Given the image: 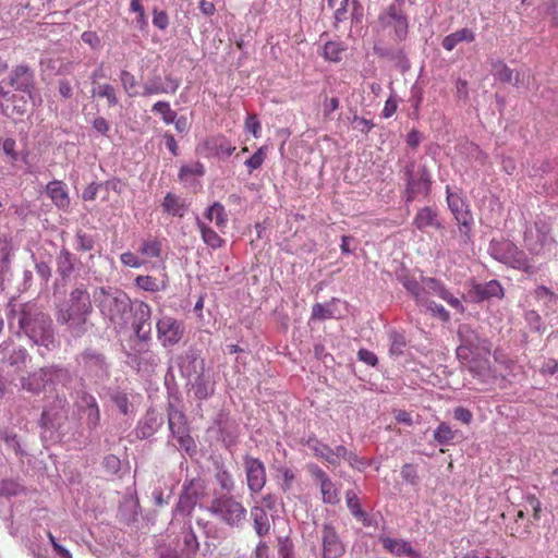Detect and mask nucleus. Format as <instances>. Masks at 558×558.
Wrapping results in <instances>:
<instances>
[{
	"label": "nucleus",
	"instance_id": "obj_1",
	"mask_svg": "<svg viewBox=\"0 0 558 558\" xmlns=\"http://www.w3.org/2000/svg\"><path fill=\"white\" fill-rule=\"evenodd\" d=\"M7 311L9 326L16 328L15 335L38 347L40 355L45 354L41 349L52 351L58 347L52 318L41 304L11 300Z\"/></svg>",
	"mask_w": 558,
	"mask_h": 558
},
{
	"label": "nucleus",
	"instance_id": "obj_2",
	"mask_svg": "<svg viewBox=\"0 0 558 558\" xmlns=\"http://www.w3.org/2000/svg\"><path fill=\"white\" fill-rule=\"evenodd\" d=\"M93 312L90 295L83 283L76 284L68 298L57 305L56 319L73 338L83 337L89 327Z\"/></svg>",
	"mask_w": 558,
	"mask_h": 558
},
{
	"label": "nucleus",
	"instance_id": "obj_3",
	"mask_svg": "<svg viewBox=\"0 0 558 558\" xmlns=\"http://www.w3.org/2000/svg\"><path fill=\"white\" fill-rule=\"evenodd\" d=\"M99 303L98 307L100 313L108 318L113 325L123 327L128 323L129 313L132 310V302L125 292L110 288H99Z\"/></svg>",
	"mask_w": 558,
	"mask_h": 558
},
{
	"label": "nucleus",
	"instance_id": "obj_4",
	"mask_svg": "<svg viewBox=\"0 0 558 558\" xmlns=\"http://www.w3.org/2000/svg\"><path fill=\"white\" fill-rule=\"evenodd\" d=\"M70 403L64 396L57 393L43 409L38 424L45 432L57 433L64 437L69 434L66 423L69 421Z\"/></svg>",
	"mask_w": 558,
	"mask_h": 558
},
{
	"label": "nucleus",
	"instance_id": "obj_5",
	"mask_svg": "<svg viewBox=\"0 0 558 558\" xmlns=\"http://www.w3.org/2000/svg\"><path fill=\"white\" fill-rule=\"evenodd\" d=\"M208 511L226 525L241 527L246 521V509L230 494H221L213 498Z\"/></svg>",
	"mask_w": 558,
	"mask_h": 558
},
{
	"label": "nucleus",
	"instance_id": "obj_6",
	"mask_svg": "<svg viewBox=\"0 0 558 558\" xmlns=\"http://www.w3.org/2000/svg\"><path fill=\"white\" fill-rule=\"evenodd\" d=\"M490 256L514 269L526 274H534L535 268L530 264L526 254L509 240H495L489 242Z\"/></svg>",
	"mask_w": 558,
	"mask_h": 558
},
{
	"label": "nucleus",
	"instance_id": "obj_7",
	"mask_svg": "<svg viewBox=\"0 0 558 558\" xmlns=\"http://www.w3.org/2000/svg\"><path fill=\"white\" fill-rule=\"evenodd\" d=\"M458 338L460 344L456 350V354L459 361H469L471 355L480 351L490 353L492 342L487 338L482 337L470 324L459 325Z\"/></svg>",
	"mask_w": 558,
	"mask_h": 558
},
{
	"label": "nucleus",
	"instance_id": "obj_8",
	"mask_svg": "<svg viewBox=\"0 0 558 558\" xmlns=\"http://www.w3.org/2000/svg\"><path fill=\"white\" fill-rule=\"evenodd\" d=\"M404 179L407 181L404 197L407 203H411L418 194L427 195L432 186V177L426 165L416 166L410 161L404 167Z\"/></svg>",
	"mask_w": 558,
	"mask_h": 558
},
{
	"label": "nucleus",
	"instance_id": "obj_9",
	"mask_svg": "<svg viewBox=\"0 0 558 558\" xmlns=\"http://www.w3.org/2000/svg\"><path fill=\"white\" fill-rule=\"evenodd\" d=\"M76 360L83 366L84 375L95 384H102L109 379L110 363L102 352L86 348Z\"/></svg>",
	"mask_w": 558,
	"mask_h": 558
},
{
	"label": "nucleus",
	"instance_id": "obj_10",
	"mask_svg": "<svg viewBox=\"0 0 558 558\" xmlns=\"http://www.w3.org/2000/svg\"><path fill=\"white\" fill-rule=\"evenodd\" d=\"M1 84L12 87L13 90L26 95L31 100L37 92L36 75L34 69L26 63L13 66Z\"/></svg>",
	"mask_w": 558,
	"mask_h": 558
},
{
	"label": "nucleus",
	"instance_id": "obj_11",
	"mask_svg": "<svg viewBox=\"0 0 558 558\" xmlns=\"http://www.w3.org/2000/svg\"><path fill=\"white\" fill-rule=\"evenodd\" d=\"M157 339L163 348L179 344L186 333L185 323L170 315H161L156 320Z\"/></svg>",
	"mask_w": 558,
	"mask_h": 558
},
{
	"label": "nucleus",
	"instance_id": "obj_12",
	"mask_svg": "<svg viewBox=\"0 0 558 558\" xmlns=\"http://www.w3.org/2000/svg\"><path fill=\"white\" fill-rule=\"evenodd\" d=\"M206 486L202 478L185 481L179 496L174 512L183 517H190L198 500L205 496Z\"/></svg>",
	"mask_w": 558,
	"mask_h": 558
},
{
	"label": "nucleus",
	"instance_id": "obj_13",
	"mask_svg": "<svg viewBox=\"0 0 558 558\" xmlns=\"http://www.w3.org/2000/svg\"><path fill=\"white\" fill-rule=\"evenodd\" d=\"M384 28H390L398 41H403L409 33V20L402 7L399 4L388 5L378 16Z\"/></svg>",
	"mask_w": 558,
	"mask_h": 558
},
{
	"label": "nucleus",
	"instance_id": "obj_14",
	"mask_svg": "<svg viewBox=\"0 0 558 558\" xmlns=\"http://www.w3.org/2000/svg\"><path fill=\"white\" fill-rule=\"evenodd\" d=\"M447 203L459 226V231L463 236V242L468 243L471 240V230L473 226V216L469 206L458 194L450 193L449 187H447Z\"/></svg>",
	"mask_w": 558,
	"mask_h": 558
},
{
	"label": "nucleus",
	"instance_id": "obj_15",
	"mask_svg": "<svg viewBox=\"0 0 558 558\" xmlns=\"http://www.w3.org/2000/svg\"><path fill=\"white\" fill-rule=\"evenodd\" d=\"M175 364L181 376L187 380L198 374L202 375L205 368V361L198 350L190 348L175 356Z\"/></svg>",
	"mask_w": 558,
	"mask_h": 558
},
{
	"label": "nucleus",
	"instance_id": "obj_16",
	"mask_svg": "<svg viewBox=\"0 0 558 558\" xmlns=\"http://www.w3.org/2000/svg\"><path fill=\"white\" fill-rule=\"evenodd\" d=\"M151 307L145 302H137L133 312L132 329L140 342L151 341Z\"/></svg>",
	"mask_w": 558,
	"mask_h": 558
},
{
	"label": "nucleus",
	"instance_id": "obj_17",
	"mask_svg": "<svg viewBox=\"0 0 558 558\" xmlns=\"http://www.w3.org/2000/svg\"><path fill=\"white\" fill-rule=\"evenodd\" d=\"M126 356L138 372L145 373L153 372L160 362L158 354L149 349L148 342L138 341L133 352L126 353Z\"/></svg>",
	"mask_w": 558,
	"mask_h": 558
},
{
	"label": "nucleus",
	"instance_id": "obj_18",
	"mask_svg": "<svg viewBox=\"0 0 558 558\" xmlns=\"http://www.w3.org/2000/svg\"><path fill=\"white\" fill-rule=\"evenodd\" d=\"M29 360L28 351L23 345H15L12 339L9 338L0 343V362L21 369Z\"/></svg>",
	"mask_w": 558,
	"mask_h": 558
},
{
	"label": "nucleus",
	"instance_id": "obj_19",
	"mask_svg": "<svg viewBox=\"0 0 558 558\" xmlns=\"http://www.w3.org/2000/svg\"><path fill=\"white\" fill-rule=\"evenodd\" d=\"M243 465L248 489L253 494L259 493L266 484V469L264 463L259 459L246 454L243 459Z\"/></svg>",
	"mask_w": 558,
	"mask_h": 558
},
{
	"label": "nucleus",
	"instance_id": "obj_20",
	"mask_svg": "<svg viewBox=\"0 0 558 558\" xmlns=\"http://www.w3.org/2000/svg\"><path fill=\"white\" fill-rule=\"evenodd\" d=\"M82 400L85 403L81 410L84 417V430L82 432V436L86 439H90L100 426V410L94 396L84 393Z\"/></svg>",
	"mask_w": 558,
	"mask_h": 558
},
{
	"label": "nucleus",
	"instance_id": "obj_21",
	"mask_svg": "<svg viewBox=\"0 0 558 558\" xmlns=\"http://www.w3.org/2000/svg\"><path fill=\"white\" fill-rule=\"evenodd\" d=\"M185 387L187 388V393L199 401L207 400L215 392V381L209 371H204L202 375L198 374L187 379Z\"/></svg>",
	"mask_w": 558,
	"mask_h": 558
},
{
	"label": "nucleus",
	"instance_id": "obj_22",
	"mask_svg": "<svg viewBox=\"0 0 558 558\" xmlns=\"http://www.w3.org/2000/svg\"><path fill=\"white\" fill-rule=\"evenodd\" d=\"M163 422L162 414L149 408L136 425L134 430L136 438L141 440L150 438L163 425Z\"/></svg>",
	"mask_w": 558,
	"mask_h": 558
},
{
	"label": "nucleus",
	"instance_id": "obj_23",
	"mask_svg": "<svg viewBox=\"0 0 558 558\" xmlns=\"http://www.w3.org/2000/svg\"><path fill=\"white\" fill-rule=\"evenodd\" d=\"M45 371L48 387L53 389L58 387L70 389L72 387L75 375L69 367L61 364H51L45 366Z\"/></svg>",
	"mask_w": 558,
	"mask_h": 558
},
{
	"label": "nucleus",
	"instance_id": "obj_24",
	"mask_svg": "<svg viewBox=\"0 0 558 558\" xmlns=\"http://www.w3.org/2000/svg\"><path fill=\"white\" fill-rule=\"evenodd\" d=\"M323 558H339L344 554V546L335 527L325 523L322 530Z\"/></svg>",
	"mask_w": 558,
	"mask_h": 558
},
{
	"label": "nucleus",
	"instance_id": "obj_25",
	"mask_svg": "<svg viewBox=\"0 0 558 558\" xmlns=\"http://www.w3.org/2000/svg\"><path fill=\"white\" fill-rule=\"evenodd\" d=\"M548 228L545 223H535V228L524 232V245L532 255H539L549 241Z\"/></svg>",
	"mask_w": 558,
	"mask_h": 558
},
{
	"label": "nucleus",
	"instance_id": "obj_26",
	"mask_svg": "<svg viewBox=\"0 0 558 558\" xmlns=\"http://www.w3.org/2000/svg\"><path fill=\"white\" fill-rule=\"evenodd\" d=\"M364 16V8L357 0H342L340 8L335 12V27L348 20L352 24H361Z\"/></svg>",
	"mask_w": 558,
	"mask_h": 558
},
{
	"label": "nucleus",
	"instance_id": "obj_27",
	"mask_svg": "<svg viewBox=\"0 0 558 558\" xmlns=\"http://www.w3.org/2000/svg\"><path fill=\"white\" fill-rule=\"evenodd\" d=\"M19 383L21 390L32 396H39L46 390V387H48L45 366L29 372L26 375H22L19 378Z\"/></svg>",
	"mask_w": 558,
	"mask_h": 558
},
{
	"label": "nucleus",
	"instance_id": "obj_28",
	"mask_svg": "<svg viewBox=\"0 0 558 558\" xmlns=\"http://www.w3.org/2000/svg\"><path fill=\"white\" fill-rule=\"evenodd\" d=\"M165 81L166 84L161 82L159 75H154L143 85L142 96L148 97L157 94H174L180 86V80L167 75Z\"/></svg>",
	"mask_w": 558,
	"mask_h": 558
},
{
	"label": "nucleus",
	"instance_id": "obj_29",
	"mask_svg": "<svg viewBox=\"0 0 558 558\" xmlns=\"http://www.w3.org/2000/svg\"><path fill=\"white\" fill-rule=\"evenodd\" d=\"M178 548L185 558H195L196 553L199 549V542L192 529L190 520L184 522L181 531V541L178 542Z\"/></svg>",
	"mask_w": 558,
	"mask_h": 558
},
{
	"label": "nucleus",
	"instance_id": "obj_30",
	"mask_svg": "<svg viewBox=\"0 0 558 558\" xmlns=\"http://www.w3.org/2000/svg\"><path fill=\"white\" fill-rule=\"evenodd\" d=\"M168 426L172 436L190 430L187 417L182 409L173 402L167 405Z\"/></svg>",
	"mask_w": 558,
	"mask_h": 558
},
{
	"label": "nucleus",
	"instance_id": "obj_31",
	"mask_svg": "<svg viewBox=\"0 0 558 558\" xmlns=\"http://www.w3.org/2000/svg\"><path fill=\"white\" fill-rule=\"evenodd\" d=\"M470 293L475 302H482L492 298H501L504 295V289L499 281L494 279L486 283L474 284Z\"/></svg>",
	"mask_w": 558,
	"mask_h": 558
},
{
	"label": "nucleus",
	"instance_id": "obj_32",
	"mask_svg": "<svg viewBox=\"0 0 558 558\" xmlns=\"http://www.w3.org/2000/svg\"><path fill=\"white\" fill-rule=\"evenodd\" d=\"M413 225L422 231L426 228H434L436 230L444 229V225L439 220L437 211L432 207L420 209L413 220Z\"/></svg>",
	"mask_w": 558,
	"mask_h": 558
},
{
	"label": "nucleus",
	"instance_id": "obj_33",
	"mask_svg": "<svg viewBox=\"0 0 558 558\" xmlns=\"http://www.w3.org/2000/svg\"><path fill=\"white\" fill-rule=\"evenodd\" d=\"M56 264L58 275L63 281H66L75 269L76 256L66 247L62 246L56 258Z\"/></svg>",
	"mask_w": 558,
	"mask_h": 558
},
{
	"label": "nucleus",
	"instance_id": "obj_34",
	"mask_svg": "<svg viewBox=\"0 0 558 558\" xmlns=\"http://www.w3.org/2000/svg\"><path fill=\"white\" fill-rule=\"evenodd\" d=\"M460 362L480 381L487 383L492 378V371L488 360L475 359L473 355H471L469 361Z\"/></svg>",
	"mask_w": 558,
	"mask_h": 558
},
{
	"label": "nucleus",
	"instance_id": "obj_35",
	"mask_svg": "<svg viewBox=\"0 0 558 558\" xmlns=\"http://www.w3.org/2000/svg\"><path fill=\"white\" fill-rule=\"evenodd\" d=\"M374 51L377 56L395 62L396 66H398L402 72L408 71L411 66L403 49H391L375 46Z\"/></svg>",
	"mask_w": 558,
	"mask_h": 558
},
{
	"label": "nucleus",
	"instance_id": "obj_36",
	"mask_svg": "<svg viewBox=\"0 0 558 558\" xmlns=\"http://www.w3.org/2000/svg\"><path fill=\"white\" fill-rule=\"evenodd\" d=\"M46 192L53 204L59 208H65L70 204V198L61 181H51L46 186Z\"/></svg>",
	"mask_w": 558,
	"mask_h": 558
},
{
	"label": "nucleus",
	"instance_id": "obj_37",
	"mask_svg": "<svg viewBox=\"0 0 558 558\" xmlns=\"http://www.w3.org/2000/svg\"><path fill=\"white\" fill-rule=\"evenodd\" d=\"M493 75L502 83L518 86L520 83V74L513 72L504 61L497 60L493 62Z\"/></svg>",
	"mask_w": 558,
	"mask_h": 558
},
{
	"label": "nucleus",
	"instance_id": "obj_38",
	"mask_svg": "<svg viewBox=\"0 0 558 558\" xmlns=\"http://www.w3.org/2000/svg\"><path fill=\"white\" fill-rule=\"evenodd\" d=\"M475 39V34L470 28H461L456 31L454 33H451L447 35L442 41L441 46L447 51H451L454 49V47L462 41L472 43Z\"/></svg>",
	"mask_w": 558,
	"mask_h": 558
},
{
	"label": "nucleus",
	"instance_id": "obj_39",
	"mask_svg": "<svg viewBox=\"0 0 558 558\" xmlns=\"http://www.w3.org/2000/svg\"><path fill=\"white\" fill-rule=\"evenodd\" d=\"M251 517L254 522L256 534L260 537L267 535L270 530V521L266 510L262 507L255 506L251 509Z\"/></svg>",
	"mask_w": 558,
	"mask_h": 558
},
{
	"label": "nucleus",
	"instance_id": "obj_40",
	"mask_svg": "<svg viewBox=\"0 0 558 558\" xmlns=\"http://www.w3.org/2000/svg\"><path fill=\"white\" fill-rule=\"evenodd\" d=\"M162 207L166 213L177 217H183L186 211L185 205L180 203V198L172 193L165 196Z\"/></svg>",
	"mask_w": 558,
	"mask_h": 558
},
{
	"label": "nucleus",
	"instance_id": "obj_41",
	"mask_svg": "<svg viewBox=\"0 0 558 558\" xmlns=\"http://www.w3.org/2000/svg\"><path fill=\"white\" fill-rule=\"evenodd\" d=\"M402 284L405 290L414 298L417 305L426 301V288L423 283L421 284L414 278H405L402 281Z\"/></svg>",
	"mask_w": 558,
	"mask_h": 558
},
{
	"label": "nucleus",
	"instance_id": "obj_42",
	"mask_svg": "<svg viewBox=\"0 0 558 558\" xmlns=\"http://www.w3.org/2000/svg\"><path fill=\"white\" fill-rule=\"evenodd\" d=\"M197 227L202 233L203 241L213 248H218L222 245L223 240L216 231L207 227L201 219L197 218Z\"/></svg>",
	"mask_w": 558,
	"mask_h": 558
},
{
	"label": "nucleus",
	"instance_id": "obj_43",
	"mask_svg": "<svg viewBox=\"0 0 558 558\" xmlns=\"http://www.w3.org/2000/svg\"><path fill=\"white\" fill-rule=\"evenodd\" d=\"M383 545L386 549H388L389 551H391L398 556H401V555L410 556L413 554V549H412L411 545L403 541L387 537V538L383 539Z\"/></svg>",
	"mask_w": 558,
	"mask_h": 558
},
{
	"label": "nucleus",
	"instance_id": "obj_44",
	"mask_svg": "<svg viewBox=\"0 0 558 558\" xmlns=\"http://www.w3.org/2000/svg\"><path fill=\"white\" fill-rule=\"evenodd\" d=\"M456 435L457 430H452L446 422H441L434 432V439L438 445H449Z\"/></svg>",
	"mask_w": 558,
	"mask_h": 558
},
{
	"label": "nucleus",
	"instance_id": "obj_45",
	"mask_svg": "<svg viewBox=\"0 0 558 558\" xmlns=\"http://www.w3.org/2000/svg\"><path fill=\"white\" fill-rule=\"evenodd\" d=\"M110 399L123 415H129L132 412V405L128 395L124 391L119 389L112 390L110 392Z\"/></svg>",
	"mask_w": 558,
	"mask_h": 558
},
{
	"label": "nucleus",
	"instance_id": "obj_46",
	"mask_svg": "<svg viewBox=\"0 0 558 558\" xmlns=\"http://www.w3.org/2000/svg\"><path fill=\"white\" fill-rule=\"evenodd\" d=\"M307 444L317 457L325 459L331 465L335 464L332 448L317 439H310Z\"/></svg>",
	"mask_w": 558,
	"mask_h": 558
},
{
	"label": "nucleus",
	"instance_id": "obj_47",
	"mask_svg": "<svg viewBox=\"0 0 558 558\" xmlns=\"http://www.w3.org/2000/svg\"><path fill=\"white\" fill-rule=\"evenodd\" d=\"M205 217L210 221L214 220L218 227H222L227 222L225 207L218 202H215L210 207H208Z\"/></svg>",
	"mask_w": 558,
	"mask_h": 558
},
{
	"label": "nucleus",
	"instance_id": "obj_48",
	"mask_svg": "<svg viewBox=\"0 0 558 558\" xmlns=\"http://www.w3.org/2000/svg\"><path fill=\"white\" fill-rule=\"evenodd\" d=\"M8 101L12 102L11 112L8 114L9 117H19L22 118L27 112V100L25 96H17L16 94L10 95Z\"/></svg>",
	"mask_w": 558,
	"mask_h": 558
},
{
	"label": "nucleus",
	"instance_id": "obj_49",
	"mask_svg": "<svg viewBox=\"0 0 558 558\" xmlns=\"http://www.w3.org/2000/svg\"><path fill=\"white\" fill-rule=\"evenodd\" d=\"M320 492L323 495V501L325 504L336 505L339 502L340 499L338 489L336 488L331 480L323 481V483L320 484Z\"/></svg>",
	"mask_w": 558,
	"mask_h": 558
},
{
	"label": "nucleus",
	"instance_id": "obj_50",
	"mask_svg": "<svg viewBox=\"0 0 558 558\" xmlns=\"http://www.w3.org/2000/svg\"><path fill=\"white\" fill-rule=\"evenodd\" d=\"M120 81L129 97H136L138 95V92L136 90L137 81L131 72L122 70L120 73Z\"/></svg>",
	"mask_w": 558,
	"mask_h": 558
},
{
	"label": "nucleus",
	"instance_id": "obj_51",
	"mask_svg": "<svg viewBox=\"0 0 558 558\" xmlns=\"http://www.w3.org/2000/svg\"><path fill=\"white\" fill-rule=\"evenodd\" d=\"M151 111L161 114L162 121L166 124L174 122L175 118L178 117L177 112L171 109L168 101H157L153 106Z\"/></svg>",
	"mask_w": 558,
	"mask_h": 558
},
{
	"label": "nucleus",
	"instance_id": "obj_52",
	"mask_svg": "<svg viewBox=\"0 0 558 558\" xmlns=\"http://www.w3.org/2000/svg\"><path fill=\"white\" fill-rule=\"evenodd\" d=\"M180 447L190 456L193 457L197 452V446L194 438L191 436L190 430L184 432L183 434H177L173 436Z\"/></svg>",
	"mask_w": 558,
	"mask_h": 558
},
{
	"label": "nucleus",
	"instance_id": "obj_53",
	"mask_svg": "<svg viewBox=\"0 0 558 558\" xmlns=\"http://www.w3.org/2000/svg\"><path fill=\"white\" fill-rule=\"evenodd\" d=\"M389 339H390V349H389V352L391 355H395V356H400L403 354V351H404V348L407 345V341H405V338L403 335L397 332V331H391L389 333Z\"/></svg>",
	"mask_w": 558,
	"mask_h": 558
},
{
	"label": "nucleus",
	"instance_id": "obj_54",
	"mask_svg": "<svg viewBox=\"0 0 558 558\" xmlns=\"http://www.w3.org/2000/svg\"><path fill=\"white\" fill-rule=\"evenodd\" d=\"M130 10L137 14L136 20L134 22L135 26L141 31L146 29V27L148 26V21L144 11V7L141 3V0H131Z\"/></svg>",
	"mask_w": 558,
	"mask_h": 558
},
{
	"label": "nucleus",
	"instance_id": "obj_55",
	"mask_svg": "<svg viewBox=\"0 0 558 558\" xmlns=\"http://www.w3.org/2000/svg\"><path fill=\"white\" fill-rule=\"evenodd\" d=\"M75 240H76V244H77V247H76L77 251L88 252V251L94 250V247H95L96 242H95L94 236L87 234L86 232H84L81 229L76 231Z\"/></svg>",
	"mask_w": 558,
	"mask_h": 558
},
{
	"label": "nucleus",
	"instance_id": "obj_56",
	"mask_svg": "<svg viewBox=\"0 0 558 558\" xmlns=\"http://www.w3.org/2000/svg\"><path fill=\"white\" fill-rule=\"evenodd\" d=\"M210 149L219 158H228L235 150V147L225 140H216L213 142Z\"/></svg>",
	"mask_w": 558,
	"mask_h": 558
},
{
	"label": "nucleus",
	"instance_id": "obj_57",
	"mask_svg": "<svg viewBox=\"0 0 558 558\" xmlns=\"http://www.w3.org/2000/svg\"><path fill=\"white\" fill-rule=\"evenodd\" d=\"M422 282H423L424 287L426 288V295L428 293H434V294L438 295L439 298L446 296L447 289L436 278H430V277L425 278L424 277L422 279Z\"/></svg>",
	"mask_w": 558,
	"mask_h": 558
},
{
	"label": "nucleus",
	"instance_id": "obj_58",
	"mask_svg": "<svg viewBox=\"0 0 558 558\" xmlns=\"http://www.w3.org/2000/svg\"><path fill=\"white\" fill-rule=\"evenodd\" d=\"M11 251L9 243H0V278L10 270Z\"/></svg>",
	"mask_w": 558,
	"mask_h": 558
},
{
	"label": "nucleus",
	"instance_id": "obj_59",
	"mask_svg": "<svg viewBox=\"0 0 558 558\" xmlns=\"http://www.w3.org/2000/svg\"><path fill=\"white\" fill-rule=\"evenodd\" d=\"M0 439H2L7 446L15 451L16 454H22L21 445L17 440V435L8 428L0 427Z\"/></svg>",
	"mask_w": 558,
	"mask_h": 558
},
{
	"label": "nucleus",
	"instance_id": "obj_60",
	"mask_svg": "<svg viewBox=\"0 0 558 558\" xmlns=\"http://www.w3.org/2000/svg\"><path fill=\"white\" fill-rule=\"evenodd\" d=\"M135 282L138 288L149 292H158L163 289V286L161 287L157 279L151 276H138Z\"/></svg>",
	"mask_w": 558,
	"mask_h": 558
},
{
	"label": "nucleus",
	"instance_id": "obj_61",
	"mask_svg": "<svg viewBox=\"0 0 558 558\" xmlns=\"http://www.w3.org/2000/svg\"><path fill=\"white\" fill-rule=\"evenodd\" d=\"M342 51L343 48L336 41H328L324 46V57L333 62L340 61Z\"/></svg>",
	"mask_w": 558,
	"mask_h": 558
},
{
	"label": "nucleus",
	"instance_id": "obj_62",
	"mask_svg": "<svg viewBox=\"0 0 558 558\" xmlns=\"http://www.w3.org/2000/svg\"><path fill=\"white\" fill-rule=\"evenodd\" d=\"M420 306H425L428 312H430L434 316L439 317L444 322H447L450 318L449 313L442 305L436 304L434 301L428 300V298H426V301L422 302Z\"/></svg>",
	"mask_w": 558,
	"mask_h": 558
},
{
	"label": "nucleus",
	"instance_id": "obj_63",
	"mask_svg": "<svg viewBox=\"0 0 558 558\" xmlns=\"http://www.w3.org/2000/svg\"><path fill=\"white\" fill-rule=\"evenodd\" d=\"M97 95L99 97L106 98L110 107L118 105L116 88L110 84L99 85Z\"/></svg>",
	"mask_w": 558,
	"mask_h": 558
},
{
	"label": "nucleus",
	"instance_id": "obj_64",
	"mask_svg": "<svg viewBox=\"0 0 558 558\" xmlns=\"http://www.w3.org/2000/svg\"><path fill=\"white\" fill-rule=\"evenodd\" d=\"M21 490V485L13 480H3L0 484V495L5 497L16 496Z\"/></svg>",
	"mask_w": 558,
	"mask_h": 558
}]
</instances>
